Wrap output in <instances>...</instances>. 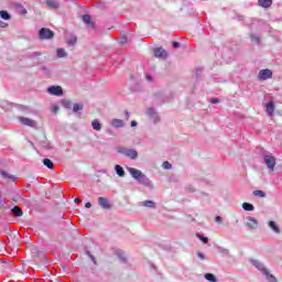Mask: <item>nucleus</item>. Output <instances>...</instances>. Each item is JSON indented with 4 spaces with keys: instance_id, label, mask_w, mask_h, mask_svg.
<instances>
[{
    "instance_id": "9",
    "label": "nucleus",
    "mask_w": 282,
    "mask_h": 282,
    "mask_svg": "<svg viewBox=\"0 0 282 282\" xmlns=\"http://www.w3.org/2000/svg\"><path fill=\"white\" fill-rule=\"evenodd\" d=\"M236 20L239 22V23H245V25H247V28H249V30H253L254 29V19H248L246 20V17L243 15H236Z\"/></svg>"
},
{
    "instance_id": "56",
    "label": "nucleus",
    "mask_w": 282,
    "mask_h": 282,
    "mask_svg": "<svg viewBox=\"0 0 282 282\" xmlns=\"http://www.w3.org/2000/svg\"><path fill=\"white\" fill-rule=\"evenodd\" d=\"M130 127H138V121H135V120H132L131 122H130Z\"/></svg>"
},
{
    "instance_id": "7",
    "label": "nucleus",
    "mask_w": 282,
    "mask_h": 282,
    "mask_svg": "<svg viewBox=\"0 0 282 282\" xmlns=\"http://www.w3.org/2000/svg\"><path fill=\"white\" fill-rule=\"evenodd\" d=\"M36 142L40 144V147H42L46 151L52 150V143L50 142V140H47V137L45 135V133H43L42 137L36 139Z\"/></svg>"
},
{
    "instance_id": "20",
    "label": "nucleus",
    "mask_w": 282,
    "mask_h": 282,
    "mask_svg": "<svg viewBox=\"0 0 282 282\" xmlns=\"http://www.w3.org/2000/svg\"><path fill=\"white\" fill-rule=\"evenodd\" d=\"M111 127H113V129H122V127H124V121L122 119H112Z\"/></svg>"
},
{
    "instance_id": "17",
    "label": "nucleus",
    "mask_w": 282,
    "mask_h": 282,
    "mask_svg": "<svg viewBox=\"0 0 282 282\" xmlns=\"http://www.w3.org/2000/svg\"><path fill=\"white\" fill-rule=\"evenodd\" d=\"M127 171L130 173L131 177H147V175L138 169L127 166Z\"/></svg>"
},
{
    "instance_id": "25",
    "label": "nucleus",
    "mask_w": 282,
    "mask_h": 282,
    "mask_svg": "<svg viewBox=\"0 0 282 282\" xmlns=\"http://www.w3.org/2000/svg\"><path fill=\"white\" fill-rule=\"evenodd\" d=\"M115 173H116L119 177H124V167H122V165H120V164H116V165H115Z\"/></svg>"
},
{
    "instance_id": "19",
    "label": "nucleus",
    "mask_w": 282,
    "mask_h": 282,
    "mask_svg": "<svg viewBox=\"0 0 282 282\" xmlns=\"http://www.w3.org/2000/svg\"><path fill=\"white\" fill-rule=\"evenodd\" d=\"M138 184H142V186H147L148 188H153L151 181L147 177H135Z\"/></svg>"
},
{
    "instance_id": "14",
    "label": "nucleus",
    "mask_w": 282,
    "mask_h": 282,
    "mask_svg": "<svg viewBox=\"0 0 282 282\" xmlns=\"http://www.w3.org/2000/svg\"><path fill=\"white\" fill-rule=\"evenodd\" d=\"M154 56L155 58H162L163 61H166V58H169V53L162 47H156L154 48Z\"/></svg>"
},
{
    "instance_id": "12",
    "label": "nucleus",
    "mask_w": 282,
    "mask_h": 282,
    "mask_svg": "<svg viewBox=\"0 0 282 282\" xmlns=\"http://www.w3.org/2000/svg\"><path fill=\"white\" fill-rule=\"evenodd\" d=\"M247 228L249 230H257L259 228V220H257L254 217H247V223H246Z\"/></svg>"
},
{
    "instance_id": "15",
    "label": "nucleus",
    "mask_w": 282,
    "mask_h": 282,
    "mask_svg": "<svg viewBox=\"0 0 282 282\" xmlns=\"http://www.w3.org/2000/svg\"><path fill=\"white\" fill-rule=\"evenodd\" d=\"M258 78L259 80H268L269 78H272V70L268 68L259 70Z\"/></svg>"
},
{
    "instance_id": "2",
    "label": "nucleus",
    "mask_w": 282,
    "mask_h": 282,
    "mask_svg": "<svg viewBox=\"0 0 282 282\" xmlns=\"http://www.w3.org/2000/svg\"><path fill=\"white\" fill-rule=\"evenodd\" d=\"M250 263L265 276L267 281L279 282L276 280V276H274V274L270 273V270H268V268H265V265L262 262H259V260L251 259Z\"/></svg>"
},
{
    "instance_id": "57",
    "label": "nucleus",
    "mask_w": 282,
    "mask_h": 282,
    "mask_svg": "<svg viewBox=\"0 0 282 282\" xmlns=\"http://www.w3.org/2000/svg\"><path fill=\"white\" fill-rule=\"evenodd\" d=\"M0 28H8V23H6L2 20H0Z\"/></svg>"
},
{
    "instance_id": "13",
    "label": "nucleus",
    "mask_w": 282,
    "mask_h": 282,
    "mask_svg": "<svg viewBox=\"0 0 282 282\" xmlns=\"http://www.w3.org/2000/svg\"><path fill=\"white\" fill-rule=\"evenodd\" d=\"M19 122H21V124H23L24 127H31L32 129L36 127V121L28 117H19Z\"/></svg>"
},
{
    "instance_id": "51",
    "label": "nucleus",
    "mask_w": 282,
    "mask_h": 282,
    "mask_svg": "<svg viewBox=\"0 0 282 282\" xmlns=\"http://www.w3.org/2000/svg\"><path fill=\"white\" fill-rule=\"evenodd\" d=\"M102 173L105 174V175H107L108 177H111V175H113V171H107V170H104L102 171Z\"/></svg>"
},
{
    "instance_id": "61",
    "label": "nucleus",
    "mask_w": 282,
    "mask_h": 282,
    "mask_svg": "<svg viewBox=\"0 0 282 282\" xmlns=\"http://www.w3.org/2000/svg\"><path fill=\"white\" fill-rule=\"evenodd\" d=\"M85 208H91V203H86Z\"/></svg>"
},
{
    "instance_id": "23",
    "label": "nucleus",
    "mask_w": 282,
    "mask_h": 282,
    "mask_svg": "<svg viewBox=\"0 0 282 282\" xmlns=\"http://www.w3.org/2000/svg\"><path fill=\"white\" fill-rule=\"evenodd\" d=\"M272 3L273 0H258V4L260 6V8L264 9L272 8Z\"/></svg>"
},
{
    "instance_id": "58",
    "label": "nucleus",
    "mask_w": 282,
    "mask_h": 282,
    "mask_svg": "<svg viewBox=\"0 0 282 282\" xmlns=\"http://www.w3.org/2000/svg\"><path fill=\"white\" fill-rule=\"evenodd\" d=\"M215 221H216L217 224H221V216H216V217H215Z\"/></svg>"
},
{
    "instance_id": "52",
    "label": "nucleus",
    "mask_w": 282,
    "mask_h": 282,
    "mask_svg": "<svg viewBox=\"0 0 282 282\" xmlns=\"http://www.w3.org/2000/svg\"><path fill=\"white\" fill-rule=\"evenodd\" d=\"M30 147L32 148L33 151H36V153H39V149H36V145H34V142L29 141Z\"/></svg>"
},
{
    "instance_id": "21",
    "label": "nucleus",
    "mask_w": 282,
    "mask_h": 282,
    "mask_svg": "<svg viewBox=\"0 0 282 282\" xmlns=\"http://www.w3.org/2000/svg\"><path fill=\"white\" fill-rule=\"evenodd\" d=\"M47 8H51V10H58L61 8V3L56 0H46Z\"/></svg>"
},
{
    "instance_id": "6",
    "label": "nucleus",
    "mask_w": 282,
    "mask_h": 282,
    "mask_svg": "<svg viewBox=\"0 0 282 282\" xmlns=\"http://www.w3.org/2000/svg\"><path fill=\"white\" fill-rule=\"evenodd\" d=\"M262 160L269 171H274V167L276 166V158L274 155L269 153L268 155H264Z\"/></svg>"
},
{
    "instance_id": "41",
    "label": "nucleus",
    "mask_w": 282,
    "mask_h": 282,
    "mask_svg": "<svg viewBox=\"0 0 282 282\" xmlns=\"http://www.w3.org/2000/svg\"><path fill=\"white\" fill-rule=\"evenodd\" d=\"M162 166L165 171H171V169H173V164H171L169 161H164Z\"/></svg>"
},
{
    "instance_id": "5",
    "label": "nucleus",
    "mask_w": 282,
    "mask_h": 282,
    "mask_svg": "<svg viewBox=\"0 0 282 282\" xmlns=\"http://www.w3.org/2000/svg\"><path fill=\"white\" fill-rule=\"evenodd\" d=\"M118 153H121V155H126V158H130V160H138V152L135 149H127V148H119Z\"/></svg>"
},
{
    "instance_id": "37",
    "label": "nucleus",
    "mask_w": 282,
    "mask_h": 282,
    "mask_svg": "<svg viewBox=\"0 0 282 282\" xmlns=\"http://www.w3.org/2000/svg\"><path fill=\"white\" fill-rule=\"evenodd\" d=\"M12 213H13V215H14L15 217H22V216H23V210H21V209L19 208V206L13 207V208H12Z\"/></svg>"
},
{
    "instance_id": "29",
    "label": "nucleus",
    "mask_w": 282,
    "mask_h": 282,
    "mask_svg": "<svg viewBox=\"0 0 282 282\" xmlns=\"http://www.w3.org/2000/svg\"><path fill=\"white\" fill-rule=\"evenodd\" d=\"M119 43H120V45H127V43H129V39L127 37V33H124V32L120 33Z\"/></svg>"
},
{
    "instance_id": "39",
    "label": "nucleus",
    "mask_w": 282,
    "mask_h": 282,
    "mask_svg": "<svg viewBox=\"0 0 282 282\" xmlns=\"http://www.w3.org/2000/svg\"><path fill=\"white\" fill-rule=\"evenodd\" d=\"M62 105L65 107V109H72V100L69 99H63Z\"/></svg>"
},
{
    "instance_id": "18",
    "label": "nucleus",
    "mask_w": 282,
    "mask_h": 282,
    "mask_svg": "<svg viewBox=\"0 0 282 282\" xmlns=\"http://www.w3.org/2000/svg\"><path fill=\"white\" fill-rule=\"evenodd\" d=\"M4 105H10L11 107H15L19 111H23L24 113H30V107L23 106L21 104H10L8 101H4Z\"/></svg>"
},
{
    "instance_id": "38",
    "label": "nucleus",
    "mask_w": 282,
    "mask_h": 282,
    "mask_svg": "<svg viewBox=\"0 0 282 282\" xmlns=\"http://www.w3.org/2000/svg\"><path fill=\"white\" fill-rule=\"evenodd\" d=\"M242 208H243V210L252 212V210H254V205H252L250 203H243Z\"/></svg>"
},
{
    "instance_id": "47",
    "label": "nucleus",
    "mask_w": 282,
    "mask_h": 282,
    "mask_svg": "<svg viewBox=\"0 0 282 282\" xmlns=\"http://www.w3.org/2000/svg\"><path fill=\"white\" fill-rule=\"evenodd\" d=\"M145 79L148 80V83H153V75L145 74Z\"/></svg>"
},
{
    "instance_id": "54",
    "label": "nucleus",
    "mask_w": 282,
    "mask_h": 282,
    "mask_svg": "<svg viewBox=\"0 0 282 282\" xmlns=\"http://www.w3.org/2000/svg\"><path fill=\"white\" fill-rule=\"evenodd\" d=\"M126 120H129L131 118V113L129 111H124Z\"/></svg>"
},
{
    "instance_id": "45",
    "label": "nucleus",
    "mask_w": 282,
    "mask_h": 282,
    "mask_svg": "<svg viewBox=\"0 0 282 282\" xmlns=\"http://www.w3.org/2000/svg\"><path fill=\"white\" fill-rule=\"evenodd\" d=\"M172 47H173V50H180V47H182V43H180L177 41H173L172 42Z\"/></svg>"
},
{
    "instance_id": "4",
    "label": "nucleus",
    "mask_w": 282,
    "mask_h": 282,
    "mask_svg": "<svg viewBox=\"0 0 282 282\" xmlns=\"http://www.w3.org/2000/svg\"><path fill=\"white\" fill-rule=\"evenodd\" d=\"M46 91L50 94V96H57V98L65 96V90H63L61 85H51L46 88Z\"/></svg>"
},
{
    "instance_id": "30",
    "label": "nucleus",
    "mask_w": 282,
    "mask_h": 282,
    "mask_svg": "<svg viewBox=\"0 0 282 282\" xmlns=\"http://www.w3.org/2000/svg\"><path fill=\"white\" fill-rule=\"evenodd\" d=\"M203 75H204V68L203 67L195 68L194 76H195L196 80H199V78H202Z\"/></svg>"
},
{
    "instance_id": "43",
    "label": "nucleus",
    "mask_w": 282,
    "mask_h": 282,
    "mask_svg": "<svg viewBox=\"0 0 282 282\" xmlns=\"http://www.w3.org/2000/svg\"><path fill=\"white\" fill-rule=\"evenodd\" d=\"M0 175H1L2 177H17L15 175H12V174L8 173V172L4 171V170H0Z\"/></svg>"
},
{
    "instance_id": "33",
    "label": "nucleus",
    "mask_w": 282,
    "mask_h": 282,
    "mask_svg": "<svg viewBox=\"0 0 282 282\" xmlns=\"http://www.w3.org/2000/svg\"><path fill=\"white\" fill-rule=\"evenodd\" d=\"M56 56L57 58H65V56H67V52L65 51V48H57Z\"/></svg>"
},
{
    "instance_id": "10",
    "label": "nucleus",
    "mask_w": 282,
    "mask_h": 282,
    "mask_svg": "<svg viewBox=\"0 0 282 282\" xmlns=\"http://www.w3.org/2000/svg\"><path fill=\"white\" fill-rule=\"evenodd\" d=\"M82 21L89 28L90 30H96V21L91 19L90 14H84L82 15Z\"/></svg>"
},
{
    "instance_id": "35",
    "label": "nucleus",
    "mask_w": 282,
    "mask_h": 282,
    "mask_svg": "<svg viewBox=\"0 0 282 282\" xmlns=\"http://www.w3.org/2000/svg\"><path fill=\"white\" fill-rule=\"evenodd\" d=\"M43 164L46 166V169H54V162H52L51 159H43Z\"/></svg>"
},
{
    "instance_id": "62",
    "label": "nucleus",
    "mask_w": 282,
    "mask_h": 282,
    "mask_svg": "<svg viewBox=\"0 0 282 282\" xmlns=\"http://www.w3.org/2000/svg\"><path fill=\"white\" fill-rule=\"evenodd\" d=\"M21 14H28V10L26 9H22Z\"/></svg>"
},
{
    "instance_id": "59",
    "label": "nucleus",
    "mask_w": 282,
    "mask_h": 282,
    "mask_svg": "<svg viewBox=\"0 0 282 282\" xmlns=\"http://www.w3.org/2000/svg\"><path fill=\"white\" fill-rule=\"evenodd\" d=\"M197 257H198L199 259H202V260L205 259V256H204V253H202V252H198V253H197Z\"/></svg>"
},
{
    "instance_id": "27",
    "label": "nucleus",
    "mask_w": 282,
    "mask_h": 282,
    "mask_svg": "<svg viewBox=\"0 0 282 282\" xmlns=\"http://www.w3.org/2000/svg\"><path fill=\"white\" fill-rule=\"evenodd\" d=\"M68 47H74L78 43V37L76 35H72L67 41H66Z\"/></svg>"
},
{
    "instance_id": "46",
    "label": "nucleus",
    "mask_w": 282,
    "mask_h": 282,
    "mask_svg": "<svg viewBox=\"0 0 282 282\" xmlns=\"http://www.w3.org/2000/svg\"><path fill=\"white\" fill-rule=\"evenodd\" d=\"M196 237H197L198 239H200V241H203V243H208V238H207V237H204V236H202V235H199V234H196Z\"/></svg>"
},
{
    "instance_id": "24",
    "label": "nucleus",
    "mask_w": 282,
    "mask_h": 282,
    "mask_svg": "<svg viewBox=\"0 0 282 282\" xmlns=\"http://www.w3.org/2000/svg\"><path fill=\"white\" fill-rule=\"evenodd\" d=\"M91 127L94 131H102V123H100V120L98 119L91 121Z\"/></svg>"
},
{
    "instance_id": "40",
    "label": "nucleus",
    "mask_w": 282,
    "mask_h": 282,
    "mask_svg": "<svg viewBox=\"0 0 282 282\" xmlns=\"http://www.w3.org/2000/svg\"><path fill=\"white\" fill-rule=\"evenodd\" d=\"M41 72H43L45 76H52V69H50L47 66H42Z\"/></svg>"
},
{
    "instance_id": "42",
    "label": "nucleus",
    "mask_w": 282,
    "mask_h": 282,
    "mask_svg": "<svg viewBox=\"0 0 282 282\" xmlns=\"http://www.w3.org/2000/svg\"><path fill=\"white\" fill-rule=\"evenodd\" d=\"M253 195L256 197H265V192L260 191V189H256V191H253Z\"/></svg>"
},
{
    "instance_id": "31",
    "label": "nucleus",
    "mask_w": 282,
    "mask_h": 282,
    "mask_svg": "<svg viewBox=\"0 0 282 282\" xmlns=\"http://www.w3.org/2000/svg\"><path fill=\"white\" fill-rule=\"evenodd\" d=\"M83 109H85V105L83 104L73 105V113H79V111H83Z\"/></svg>"
},
{
    "instance_id": "50",
    "label": "nucleus",
    "mask_w": 282,
    "mask_h": 282,
    "mask_svg": "<svg viewBox=\"0 0 282 282\" xmlns=\"http://www.w3.org/2000/svg\"><path fill=\"white\" fill-rule=\"evenodd\" d=\"M31 58H36V56H41V52H33L30 54Z\"/></svg>"
},
{
    "instance_id": "26",
    "label": "nucleus",
    "mask_w": 282,
    "mask_h": 282,
    "mask_svg": "<svg viewBox=\"0 0 282 282\" xmlns=\"http://www.w3.org/2000/svg\"><path fill=\"white\" fill-rule=\"evenodd\" d=\"M0 18L3 21H10L12 19V15L10 14V12H8V10H1L0 11Z\"/></svg>"
},
{
    "instance_id": "60",
    "label": "nucleus",
    "mask_w": 282,
    "mask_h": 282,
    "mask_svg": "<svg viewBox=\"0 0 282 282\" xmlns=\"http://www.w3.org/2000/svg\"><path fill=\"white\" fill-rule=\"evenodd\" d=\"M83 200L80 198H75V204H82Z\"/></svg>"
},
{
    "instance_id": "28",
    "label": "nucleus",
    "mask_w": 282,
    "mask_h": 282,
    "mask_svg": "<svg viewBox=\"0 0 282 282\" xmlns=\"http://www.w3.org/2000/svg\"><path fill=\"white\" fill-rule=\"evenodd\" d=\"M250 39L253 45H261V37L259 35L251 33Z\"/></svg>"
},
{
    "instance_id": "1",
    "label": "nucleus",
    "mask_w": 282,
    "mask_h": 282,
    "mask_svg": "<svg viewBox=\"0 0 282 282\" xmlns=\"http://www.w3.org/2000/svg\"><path fill=\"white\" fill-rule=\"evenodd\" d=\"M173 100V94H166L164 91L154 93L152 105L153 107H162L165 102Z\"/></svg>"
},
{
    "instance_id": "36",
    "label": "nucleus",
    "mask_w": 282,
    "mask_h": 282,
    "mask_svg": "<svg viewBox=\"0 0 282 282\" xmlns=\"http://www.w3.org/2000/svg\"><path fill=\"white\" fill-rule=\"evenodd\" d=\"M205 279L206 281H209V282H218L217 276H215V274L213 273H206Z\"/></svg>"
},
{
    "instance_id": "22",
    "label": "nucleus",
    "mask_w": 282,
    "mask_h": 282,
    "mask_svg": "<svg viewBox=\"0 0 282 282\" xmlns=\"http://www.w3.org/2000/svg\"><path fill=\"white\" fill-rule=\"evenodd\" d=\"M269 228H271V230H273V232H275V235H281V228L279 227L276 221L270 220L269 221Z\"/></svg>"
},
{
    "instance_id": "53",
    "label": "nucleus",
    "mask_w": 282,
    "mask_h": 282,
    "mask_svg": "<svg viewBox=\"0 0 282 282\" xmlns=\"http://www.w3.org/2000/svg\"><path fill=\"white\" fill-rule=\"evenodd\" d=\"M88 257H90L91 261L96 263V258L91 254V252L87 251Z\"/></svg>"
},
{
    "instance_id": "11",
    "label": "nucleus",
    "mask_w": 282,
    "mask_h": 282,
    "mask_svg": "<svg viewBox=\"0 0 282 282\" xmlns=\"http://www.w3.org/2000/svg\"><path fill=\"white\" fill-rule=\"evenodd\" d=\"M98 205L105 210H111V208H113V205L111 204L109 198H105L102 196L98 197Z\"/></svg>"
},
{
    "instance_id": "8",
    "label": "nucleus",
    "mask_w": 282,
    "mask_h": 282,
    "mask_svg": "<svg viewBox=\"0 0 282 282\" xmlns=\"http://www.w3.org/2000/svg\"><path fill=\"white\" fill-rule=\"evenodd\" d=\"M147 116L154 122V124H158L160 122V115L158 113V110H155L153 107L148 108Z\"/></svg>"
},
{
    "instance_id": "34",
    "label": "nucleus",
    "mask_w": 282,
    "mask_h": 282,
    "mask_svg": "<svg viewBox=\"0 0 282 282\" xmlns=\"http://www.w3.org/2000/svg\"><path fill=\"white\" fill-rule=\"evenodd\" d=\"M141 206H144L145 208H155V202L144 200V202L141 203Z\"/></svg>"
},
{
    "instance_id": "64",
    "label": "nucleus",
    "mask_w": 282,
    "mask_h": 282,
    "mask_svg": "<svg viewBox=\"0 0 282 282\" xmlns=\"http://www.w3.org/2000/svg\"><path fill=\"white\" fill-rule=\"evenodd\" d=\"M231 62H232V59L227 61V63H231Z\"/></svg>"
},
{
    "instance_id": "16",
    "label": "nucleus",
    "mask_w": 282,
    "mask_h": 282,
    "mask_svg": "<svg viewBox=\"0 0 282 282\" xmlns=\"http://www.w3.org/2000/svg\"><path fill=\"white\" fill-rule=\"evenodd\" d=\"M265 111H267V115L272 118V116H274V109H276V104H274V100H269L267 104H265Z\"/></svg>"
},
{
    "instance_id": "48",
    "label": "nucleus",
    "mask_w": 282,
    "mask_h": 282,
    "mask_svg": "<svg viewBox=\"0 0 282 282\" xmlns=\"http://www.w3.org/2000/svg\"><path fill=\"white\" fill-rule=\"evenodd\" d=\"M210 102H212V105H219V98L213 97V98L210 99Z\"/></svg>"
},
{
    "instance_id": "55",
    "label": "nucleus",
    "mask_w": 282,
    "mask_h": 282,
    "mask_svg": "<svg viewBox=\"0 0 282 282\" xmlns=\"http://www.w3.org/2000/svg\"><path fill=\"white\" fill-rule=\"evenodd\" d=\"M273 3H275V6L281 7L282 6V0H273Z\"/></svg>"
},
{
    "instance_id": "32",
    "label": "nucleus",
    "mask_w": 282,
    "mask_h": 282,
    "mask_svg": "<svg viewBox=\"0 0 282 282\" xmlns=\"http://www.w3.org/2000/svg\"><path fill=\"white\" fill-rule=\"evenodd\" d=\"M258 154L260 158H264V155H270V152H268L265 149H263V147H258L257 148Z\"/></svg>"
},
{
    "instance_id": "44",
    "label": "nucleus",
    "mask_w": 282,
    "mask_h": 282,
    "mask_svg": "<svg viewBox=\"0 0 282 282\" xmlns=\"http://www.w3.org/2000/svg\"><path fill=\"white\" fill-rule=\"evenodd\" d=\"M185 8H188V10H193V4L188 1H184L182 10H185Z\"/></svg>"
},
{
    "instance_id": "63",
    "label": "nucleus",
    "mask_w": 282,
    "mask_h": 282,
    "mask_svg": "<svg viewBox=\"0 0 282 282\" xmlns=\"http://www.w3.org/2000/svg\"><path fill=\"white\" fill-rule=\"evenodd\" d=\"M119 257H120V259H122L123 261H126L124 257H122V256H119Z\"/></svg>"
},
{
    "instance_id": "49",
    "label": "nucleus",
    "mask_w": 282,
    "mask_h": 282,
    "mask_svg": "<svg viewBox=\"0 0 282 282\" xmlns=\"http://www.w3.org/2000/svg\"><path fill=\"white\" fill-rule=\"evenodd\" d=\"M58 109H59L58 105H53V106H52V112H53V113H57V112H58Z\"/></svg>"
},
{
    "instance_id": "3",
    "label": "nucleus",
    "mask_w": 282,
    "mask_h": 282,
    "mask_svg": "<svg viewBox=\"0 0 282 282\" xmlns=\"http://www.w3.org/2000/svg\"><path fill=\"white\" fill-rule=\"evenodd\" d=\"M37 36L40 41H52V39L55 36V33L48 28H41L37 32Z\"/></svg>"
}]
</instances>
